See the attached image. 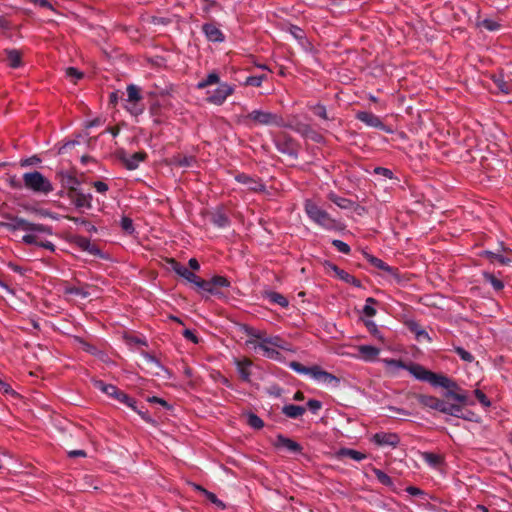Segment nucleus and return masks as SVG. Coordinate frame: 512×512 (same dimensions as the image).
<instances>
[{"mask_svg":"<svg viewBox=\"0 0 512 512\" xmlns=\"http://www.w3.org/2000/svg\"><path fill=\"white\" fill-rule=\"evenodd\" d=\"M8 183L11 187L13 188H20L21 187V184L19 182V180L17 179V177L15 175H11L8 177Z\"/></svg>","mask_w":512,"mask_h":512,"instance_id":"69168bd1","label":"nucleus"},{"mask_svg":"<svg viewBox=\"0 0 512 512\" xmlns=\"http://www.w3.org/2000/svg\"><path fill=\"white\" fill-rule=\"evenodd\" d=\"M76 244L82 250L88 251L90 254H93V255H99L100 254L99 249L95 245H93L90 242V240L87 239V238H83V237L77 238L76 239Z\"/></svg>","mask_w":512,"mask_h":512,"instance_id":"bb28decb","label":"nucleus"},{"mask_svg":"<svg viewBox=\"0 0 512 512\" xmlns=\"http://www.w3.org/2000/svg\"><path fill=\"white\" fill-rule=\"evenodd\" d=\"M127 93L128 98L127 102L128 105L126 108L133 114H139L141 112V109H139L136 104L141 100V94L137 86L131 84L127 87Z\"/></svg>","mask_w":512,"mask_h":512,"instance_id":"9b49d317","label":"nucleus"},{"mask_svg":"<svg viewBox=\"0 0 512 512\" xmlns=\"http://www.w3.org/2000/svg\"><path fill=\"white\" fill-rule=\"evenodd\" d=\"M359 356L366 362L374 361L380 354V349L372 345H360L358 347Z\"/></svg>","mask_w":512,"mask_h":512,"instance_id":"6ab92c4d","label":"nucleus"},{"mask_svg":"<svg viewBox=\"0 0 512 512\" xmlns=\"http://www.w3.org/2000/svg\"><path fill=\"white\" fill-rule=\"evenodd\" d=\"M198 289L206 291L208 293H214L215 289L212 287V283L210 281H205L197 276V280L193 282Z\"/></svg>","mask_w":512,"mask_h":512,"instance_id":"58836bf2","label":"nucleus"},{"mask_svg":"<svg viewBox=\"0 0 512 512\" xmlns=\"http://www.w3.org/2000/svg\"><path fill=\"white\" fill-rule=\"evenodd\" d=\"M336 456L339 458L347 456V457L352 458L355 461H362L366 458V455L364 453L359 452L354 449H349V448H342V449L338 450L336 453Z\"/></svg>","mask_w":512,"mask_h":512,"instance_id":"a878e982","label":"nucleus"},{"mask_svg":"<svg viewBox=\"0 0 512 512\" xmlns=\"http://www.w3.org/2000/svg\"><path fill=\"white\" fill-rule=\"evenodd\" d=\"M183 335L186 339L190 340L194 344H197L199 342L198 337L193 333V331L189 329L184 330Z\"/></svg>","mask_w":512,"mask_h":512,"instance_id":"13d9d810","label":"nucleus"},{"mask_svg":"<svg viewBox=\"0 0 512 512\" xmlns=\"http://www.w3.org/2000/svg\"><path fill=\"white\" fill-rule=\"evenodd\" d=\"M214 223L218 226H224L227 224L228 219L222 214H219L217 217L214 218Z\"/></svg>","mask_w":512,"mask_h":512,"instance_id":"0e129e2a","label":"nucleus"},{"mask_svg":"<svg viewBox=\"0 0 512 512\" xmlns=\"http://www.w3.org/2000/svg\"><path fill=\"white\" fill-rule=\"evenodd\" d=\"M42 234H47V232H39V231H29L26 235L23 236V241L27 244H34L40 247H44L51 251H54L55 246L50 241H42L40 240V236Z\"/></svg>","mask_w":512,"mask_h":512,"instance_id":"f8f14e48","label":"nucleus"},{"mask_svg":"<svg viewBox=\"0 0 512 512\" xmlns=\"http://www.w3.org/2000/svg\"><path fill=\"white\" fill-rule=\"evenodd\" d=\"M291 34L298 39L303 38V31L299 27L293 26L290 29Z\"/></svg>","mask_w":512,"mask_h":512,"instance_id":"338daca9","label":"nucleus"},{"mask_svg":"<svg viewBox=\"0 0 512 512\" xmlns=\"http://www.w3.org/2000/svg\"><path fill=\"white\" fill-rule=\"evenodd\" d=\"M247 332L251 338L246 341V345L255 351L261 350L268 359L282 361L284 358L281 351H292L278 336L264 337L260 330L254 329H247Z\"/></svg>","mask_w":512,"mask_h":512,"instance_id":"f03ea898","label":"nucleus"},{"mask_svg":"<svg viewBox=\"0 0 512 512\" xmlns=\"http://www.w3.org/2000/svg\"><path fill=\"white\" fill-rule=\"evenodd\" d=\"M328 267L335 272L336 276L342 281L349 283L355 287H361V282L357 280L354 276L350 275L346 271L339 269L337 266L333 264H328Z\"/></svg>","mask_w":512,"mask_h":512,"instance_id":"4be33fe9","label":"nucleus"},{"mask_svg":"<svg viewBox=\"0 0 512 512\" xmlns=\"http://www.w3.org/2000/svg\"><path fill=\"white\" fill-rule=\"evenodd\" d=\"M248 424L255 429H260L264 426L263 421L255 414L251 413L247 416Z\"/></svg>","mask_w":512,"mask_h":512,"instance_id":"a19ab883","label":"nucleus"},{"mask_svg":"<svg viewBox=\"0 0 512 512\" xmlns=\"http://www.w3.org/2000/svg\"><path fill=\"white\" fill-rule=\"evenodd\" d=\"M234 363L241 379L246 382L250 381V367L252 365L251 361L244 358L241 360L236 359Z\"/></svg>","mask_w":512,"mask_h":512,"instance_id":"b1692460","label":"nucleus"},{"mask_svg":"<svg viewBox=\"0 0 512 512\" xmlns=\"http://www.w3.org/2000/svg\"><path fill=\"white\" fill-rule=\"evenodd\" d=\"M307 405L313 412H317L321 408V403L318 400H309Z\"/></svg>","mask_w":512,"mask_h":512,"instance_id":"680f3d73","label":"nucleus"},{"mask_svg":"<svg viewBox=\"0 0 512 512\" xmlns=\"http://www.w3.org/2000/svg\"><path fill=\"white\" fill-rule=\"evenodd\" d=\"M290 367L300 373V374H307V375H310V377L312 379H314L315 381H318V382H322V383H338L339 382V379L337 377H335L334 375L324 371L323 369H321L319 366H313V367H304L303 365H301L299 362H291L290 363Z\"/></svg>","mask_w":512,"mask_h":512,"instance_id":"423d86ee","label":"nucleus"},{"mask_svg":"<svg viewBox=\"0 0 512 512\" xmlns=\"http://www.w3.org/2000/svg\"><path fill=\"white\" fill-rule=\"evenodd\" d=\"M482 255L488 257L491 262L497 261L502 265H508L511 262V258H507L501 254L493 253L491 251H484Z\"/></svg>","mask_w":512,"mask_h":512,"instance_id":"c9c22d12","label":"nucleus"},{"mask_svg":"<svg viewBox=\"0 0 512 512\" xmlns=\"http://www.w3.org/2000/svg\"><path fill=\"white\" fill-rule=\"evenodd\" d=\"M328 197L333 203H335L341 209H349L353 206L352 201L343 197H339L334 193H330Z\"/></svg>","mask_w":512,"mask_h":512,"instance_id":"2f4dec72","label":"nucleus"},{"mask_svg":"<svg viewBox=\"0 0 512 512\" xmlns=\"http://www.w3.org/2000/svg\"><path fill=\"white\" fill-rule=\"evenodd\" d=\"M314 112L319 116L321 117L322 119L324 120H328V114H327V110H326V107L324 105H321V104H317L315 107H314Z\"/></svg>","mask_w":512,"mask_h":512,"instance_id":"5fc2aeb1","label":"nucleus"},{"mask_svg":"<svg viewBox=\"0 0 512 512\" xmlns=\"http://www.w3.org/2000/svg\"><path fill=\"white\" fill-rule=\"evenodd\" d=\"M65 76L72 83H76L83 78V73L75 67H68L65 69Z\"/></svg>","mask_w":512,"mask_h":512,"instance_id":"e433bc0d","label":"nucleus"},{"mask_svg":"<svg viewBox=\"0 0 512 512\" xmlns=\"http://www.w3.org/2000/svg\"><path fill=\"white\" fill-rule=\"evenodd\" d=\"M479 27H484L488 31H496L500 28V24L493 19H485L477 24Z\"/></svg>","mask_w":512,"mask_h":512,"instance_id":"ea45409f","label":"nucleus"},{"mask_svg":"<svg viewBox=\"0 0 512 512\" xmlns=\"http://www.w3.org/2000/svg\"><path fill=\"white\" fill-rule=\"evenodd\" d=\"M495 82H496V85L499 88V90H501L503 93L507 94L509 92V89H508L506 83L504 82V80L498 79Z\"/></svg>","mask_w":512,"mask_h":512,"instance_id":"774afa93","label":"nucleus"},{"mask_svg":"<svg viewBox=\"0 0 512 512\" xmlns=\"http://www.w3.org/2000/svg\"><path fill=\"white\" fill-rule=\"evenodd\" d=\"M24 186L38 194H49L54 190L52 182L39 171L27 172L23 175Z\"/></svg>","mask_w":512,"mask_h":512,"instance_id":"20e7f679","label":"nucleus"},{"mask_svg":"<svg viewBox=\"0 0 512 512\" xmlns=\"http://www.w3.org/2000/svg\"><path fill=\"white\" fill-rule=\"evenodd\" d=\"M40 162H41V159L39 157L32 156V157H29V158H26V159H22L20 161V165L22 167H27V166L38 164Z\"/></svg>","mask_w":512,"mask_h":512,"instance_id":"864d4df0","label":"nucleus"},{"mask_svg":"<svg viewBox=\"0 0 512 512\" xmlns=\"http://www.w3.org/2000/svg\"><path fill=\"white\" fill-rule=\"evenodd\" d=\"M210 282L212 283L213 289L215 287H229L230 282L223 276H214Z\"/></svg>","mask_w":512,"mask_h":512,"instance_id":"79ce46f5","label":"nucleus"},{"mask_svg":"<svg viewBox=\"0 0 512 512\" xmlns=\"http://www.w3.org/2000/svg\"><path fill=\"white\" fill-rule=\"evenodd\" d=\"M445 394L446 399H452L453 402L443 401L431 395H419L418 402L425 408L440 411L455 417H464L462 415L463 408L469 404L468 397L465 393H455V389H448Z\"/></svg>","mask_w":512,"mask_h":512,"instance_id":"f257e3e1","label":"nucleus"},{"mask_svg":"<svg viewBox=\"0 0 512 512\" xmlns=\"http://www.w3.org/2000/svg\"><path fill=\"white\" fill-rule=\"evenodd\" d=\"M13 227L15 229H22V230H25L28 232L29 231H39V232H47V235L52 234L50 227H46L41 224H33L24 219H16Z\"/></svg>","mask_w":512,"mask_h":512,"instance_id":"4468645a","label":"nucleus"},{"mask_svg":"<svg viewBox=\"0 0 512 512\" xmlns=\"http://www.w3.org/2000/svg\"><path fill=\"white\" fill-rule=\"evenodd\" d=\"M304 209L308 217L317 225L325 229H334L337 227V221L313 201L306 200Z\"/></svg>","mask_w":512,"mask_h":512,"instance_id":"39448f33","label":"nucleus"},{"mask_svg":"<svg viewBox=\"0 0 512 512\" xmlns=\"http://www.w3.org/2000/svg\"><path fill=\"white\" fill-rule=\"evenodd\" d=\"M363 255L364 257L366 258V260L371 264L373 265L374 267L378 268L379 270H382L383 272H385L386 274L392 276V277H397L398 276V273L396 271V269H394L393 267L387 265L384 261H382L381 259L363 251Z\"/></svg>","mask_w":512,"mask_h":512,"instance_id":"ddd939ff","label":"nucleus"},{"mask_svg":"<svg viewBox=\"0 0 512 512\" xmlns=\"http://www.w3.org/2000/svg\"><path fill=\"white\" fill-rule=\"evenodd\" d=\"M484 277L487 281H489L491 283V285L496 289V290H501L504 285L503 283L496 279L492 274L490 273H484Z\"/></svg>","mask_w":512,"mask_h":512,"instance_id":"09e8293b","label":"nucleus"},{"mask_svg":"<svg viewBox=\"0 0 512 512\" xmlns=\"http://www.w3.org/2000/svg\"><path fill=\"white\" fill-rule=\"evenodd\" d=\"M407 371L417 380L430 383L433 387L445 389H458L457 384L443 374H437L427 370L420 364L407 365Z\"/></svg>","mask_w":512,"mask_h":512,"instance_id":"7ed1b4c3","label":"nucleus"},{"mask_svg":"<svg viewBox=\"0 0 512 512\" xmlns=\"http://www.w3.org/2000/svg\"><path fill=\"white\" fill-rule=\"evenodd\" d=\"M382 363L385 366L386 372L390 375H396L402 369L407 370V365L401 360L383 359Z\"/></svg>","mask_w":512,"mask_h":512,"instance_id":"5701e85b","label":"nucleus"},{"mask_svg":"<svg viewBox=\"0 0 512 512\" xmlns=\"http://www.w3.org/2000/svg\"><path fill=\"white\" fill-rule=\"evenodd\" d=\"M273 445L278 449H286L292 453L302 452V446L298 442L287 438L282 434L276 436Z\"/></svg>","mask_w":512,"mask_h":512,"instance_id":"9d476101","label":"nucleus"},{"mask_svg":"<svg viewBox=\"0 0 512 512\" xmlns=\"http://www.w3.org/2000/svg\"><path fill=\"white\" fill-rule=\"evenodd\" d=\"M476 398L478 401L485 407H489L491 405L490 400L487 398V396L479 389H476L474 391Z\"/></svg>","mask_w":512,"mask_h":512,"instance_id":"603ef678","label":"nucleus"},{"mask_svg":"<svg viewBox=\"0 0 512 512\" xmlns=\"http://www.w3.org/2000/svg\"><path fill=\"white\" fill-rule=\"evenodd\" d=\"M371 441L378 447L396 448L400 443V438L396 433L379 432L371 437Z\"/></svg>","mask_w":512,"mask_h":512,"instance_id":"6e6552de","label":"nucleus"},{"mask_svg":"<svg viewBox=\"0 0 512 512\" xmlns=\"http://www.w3.org/2000/svg\"><path fill=\"white\" fill-rule=\"evenodd\" d=\"M455 352L458 354V356L465 362H472L474 360V357L472 354L462 347H456Z\"/></svg>","mask_w":512,"mask_h":512,"instance_id":"49530a36","label":"nucleus"},{"mask_svg":"<svg viewBox=\"0 0 512 512\" xmlns=\"http://www.w3.org/2000/svg\"><path fill=\"white\" fill-rule=\"evenodd\" d=\"M110 397L114 398L115 400L124 403L128 407L132 408L133 410H136L135 401L130 398L126 393L120 391L118 388L116 389V393L112 394Z\"/></svg>","mask_w":512,"mask_h":512,"instance_id":"cd10ccee","label":"nucleus"},{"mask_svg":"<svg viewBox=\"0 0 512 512\" xmlns=\"http://www.w3.org/2000/svg\"><path fill=\"white\" fill-rule=\"evenodd\" d=\"M406 492L411 496H420L423 495V491L415 486H409L406 488Z\"/></svg>","mask_w":512,"mask_h":512,"instance_id":"052dcab7","label":"nucleus"},{"mask_svg":"<svg viewBox=\"0 0 512 512\" xmlns=\"http://www.w3.org/2000/svg\"><path fill=\"white\" fill-rule=\"evenodd\" d=\"M265 79L264 75L249 76L246 78L245 85L259 87Z\"/></svg>","mask_w":512,"mask_h":512,"instance_id":"37998d69","label":"nucleus"},{"mask_svg":"<svg viewBox=\"0 0 512 512\" xmlns=\"http://www.w3.org/2000/svg\"><path fill=\"white\" fill-rule=\"evenodd\" d=\"M145 156L143 152L134 153L130 159L126 160V167L130 170L136 169L139 163L145 159Z\"/></svg>","mask_w":512,"mask_h":512,"instance_id":"473e14b6","label":"nucleus"},{"mask_svg":"<svg viewBox=\"0 0 512 512\" xmlns=\"http://www.w3.org/2000/svg\"><path fill=\"white\" fill-rule=\"evenodd\" d=\"M6 55H7L10 67L18 68L21 66L22 55H21L20 51H18L16 49L7 50Z\"/></svg>","mask_w":512,"mask_h":512,"instance_id":"c756f323","label":"nucleus"},{"mask_svg":"<svg viewBox=\"0 0 512 512\" xmlns=\"http://www.w3.org/2000/svg\"><path fill=\"white\" fill-rule=\"evenodd\" d=\"M13 227L15 229H22V230H25L28 232L29 231H39V232H47V235L52 234L50 227H46L41 224H33L24 219H16Z\"/></svg>","mask_w":512,"mask_h":512,"instance_id":"2eb2a0df","label":"nucleus"},{"mask_svg":"<svg viewBox=\"0 0 512 512\" xmlns=\"http://www.w3.org/2000/svg\"><path fill=\"white\" fill-rule=\"evenodd\" d=\"M367 328L369 329V331L374 335L376 336L378 339L380 340H383V337H382V334L381 332L379 331L377 325L371 321V320H368L365 322Z\"/></svg>","mask_w":512,"mask_h":512,"instance_id":"8fccbe9b","label":"nucleus"},{"mask_svg":"<svg viewBox=\"0 0 512 512\" xmlns=\"http://www.w3.org/2000/svg\"><path fill=\"white\" fill-rule=\"evenodd\" d=\"M171 269L180 277L188 281L189 283H193L197 280V275L193 272L189 271L185 266L181 265L174 259L169 260Z\"/></svg>","mask_w":512,"mask_h":512,"instance_id":"dca6fc26","label":"nucleus"},{"mask_svg":"<svg viewBox=\"0 0 512 512\" xmlns=\"http://www.w3.org/2000/svg\"><path fill=\"white\" fill-rule=\"evenodd\" d=\"M374 172L376 174H380V175H383L387 178H392L393 174H392V171L387 169V168H383V167H376L374 169Z\"/></svg>","mask_w":512,"mask_h":512,"instance_id":"bf43d9fd","label":"nucleus"},{"mask_svg":"<svg viewBox=\"0 0 512 512\" xmlns=\"http://www.w3.org/2000/svg\"><path fill=\"white\" fill-rule=\"evenodd\" d=\"M144 363L148 372L155 376H160L161 372L167 373V370L151 355H144Z\"/></svg>","mask_w":512,"mask_h":512,"instance_id":"a211bd4d","label":"nucleus"},{"mask_svg":"<svg viewBox=\"0 0 512 512\" xmlns=\"http://www.w3.org/2000/svg\"><path fill=\"white\" fill-rule=\"evenodd\" d=\"M406 326L408 329L415 334V338L419 342H430L431 338L429 334L414 320H409L406 322Z\"/></svg>","mask_w":512,"mask_h":512,"instance_id":"aec40b11","label":"nucleus"},{"mask_svg":"<svg viewBox=\"0 0 512 512\" xmlns=\"http://www.w3.org/2000/svg\"><path fill=\"white\" fill-rule=\"evenodd\" d=\"M246 118L257 125H282V118L278 114L269 111L254 110Z\"/></svg>","mask_w":512,"mask_h":512,"instance_id":"0eeeda50","label":"nucleus"},{"mask_svg":"<svg viewBox=\"0 0 512 512\" xmlns=\"http://www.w3.org/2000/svg\"><path fill=\"white\" fill-rule=\"evenodd\" d=\"M219 83V76L216 72H211L207 75L205 79L198 82L197 88L198 89H204L205 87L213 84Z\"/></svg>","mask_w":512,"mask_h":512,"instance_id":"f704fd0d","label":"nucleus"},{"mask_svg":"<svg viewBox=\"0 0 512 512\" xmlns=\"http://www.w3.org/2000/svg\"><path fill=\"white\" fill-rule=\"evenodd\" d=\"M94 188L99 193H106L108 191V185L103 181H96L93 183Z\"/></svg>","mask_w":512,"mask_h":512,"instance_id":"4d7b16f0","label":"nucleus"},{"mask_svg":"<svg viewBox=\"0 0 512 512\" xmlns=\"http://www.w3.org/2000/svg\"><path fill=\"white\" fill-rule=\"evenodd\" d=\"M234 92V87L227 83H221L219 86L213 91V93L208 97V102L221 105L224 101L232 95Z\"/></svg>","mask_w":512,"mask_h":512,"instance_id":"1a4fd4ad","label":"nucleus"},{"mask_svg":"<svg viewBox=\"0 0 512 512\" xmlns=\"http://www.w3.org/2000/svg\"><path fill=\"white\" fill-rule=\"evenodd\" d=\"M422 456L423 459L431 466H435L440 462V457L434 453L425 452Z\"/></svg>","mask_w":512,"mask_h":512,"instance_id":"de8ad7c7","label":"nucleus"},{"mask_svg":"<svg viewBox=\"0 0 512 512\" xmlns=\"http://www.w3.org/2000/svg\"><path fill=\"white\" fill-rule=\"evenodd\" d=\"M377 304L376 299L369 297L365 301V305L362 309V314L367 318H372L376 315L377 310L375 305Z\"/></svg>","mask_w":512,"mask_h":512,"instance_id":"c85d7f7f","label":"nucleus"},{"mask_svg":"<svg viewBox=\"0 0 512 512\" xmlns=\"http://www.w3.org/2000/svg\"><path fill=\"white\" fill-rule=\"evenodd\" d=\"M0 391L6 394H13L14 391L11 386L0 379Z\"/></svg>","mask_w":512,"mask_h":512,"instance_id":"e2e57ef3","label":"nucleus"},{"mask_svg":"<svg viewBox=\"0 0 512 512\" xmlns=\"http://www.w3.org/2000/svg\"><path fill=\"white\" fill-rule=\"evenodd\" d=\"M357 119L361 122L365 123L367 126L378 128V129H385L384 124L380 120V118L370 112L362 111L357 113Z\"/></svg>","mask_w":512,"mask_h":512,"instance_id":"f3484780","label":"nucleus"},{"mask_svg":"<svg viewBox=\"0 0 512 512\" xmlns=\"http://www.w3.org/2000/svg\"><path fill=\"white\" fill-rule=\"evenodd\" d=\"M305 411H306V409L303 406H298V405H293V404L285 405L282 408L283 414L285 416H287L289 418H293V419L302 416L305 413Z\"/></svg>","mask_w":512,"mask_h":512,"instance_id":"393cba45","label":"nucleus"},{"mask_svg":"<svg viewBox=\"0 0 512 512\" xmlns=\"http://www.w3.org/2000/svg\"><path fill=\"white\" fill-rule=\"evenodd\" d=\"M373 472H374L375 476L377 477V479L379 480V482H381L383 485L388 486V487L393 486V481H392L391 477L388 476L385 472H383L382 470L377 469V468H373Z\"/></svg>","mask_w":512,"mask_h":512,"instance_id":"4c0bfd02","label":"nucleus"},{"mask_svg":"<svg viewBox=\"0 0 512 512\" xmlns=\"http://www.w3.org/2000/svg\"><path fill=\"white\" fill-rule=\"evenodd\" d=\"M202 29H203L205 36L207 37V39L209 41L222 42L224 40L223 33L215 25L204 24Z\"/></svg>","mask_w":512,"mask_h":512,"instance_id":"412c9836","label":"nucleus"},{"mask_svg":"<svg viewBox=\"0 0 512 512\" xmlns=\"http://www.w3.org/2000/svg\"><path fill=\"white\" fill-rule=\"evenodd\" d=\"M332 244L338 249V251L348 254L350 252V247L347 243L341 241V240H333Z\"/></svg>","mask_w":512,"mask_h":512,"instance_id":"3c124183","label":"nucleus"},{"mask_svg":"<svg viewBox=\"0 0 512 512\" xmlns=\"http://www.w3.org/2000/svg\"><path fill=\"white\" fill-rule=\"evenodd\" d=\"M266 296L271 302L278 304L283 308H286L289 305L288 300L280 293L268 292Z\"/></svg>","mask_w":512,"mask_h":512,"instance_id":"72a5a7b5","label":"nucleus"},{"mask_svg":"<svg viewBox=\"0 0 512 512\" xmlns=\"http://www.w3.org/2000/svg\"><path fill=\"white\" fill-rule=\"evenodd\" d=\"M65 294L66 295H77V296H81L83 298L88 296V293L86 291H83L78 288H67V289H65Z\"/></svg>","mask_w":512,"mask_h":512,"instance_id":"6e6d98bb","label":"nucleus"},{"mask_svg":"<svg viewBox=\"0 0 512 512\" xmlns=\"http://www.w3.org/2000/svg\"><path fill=\"white\" fill-rule=\"evenodd\" d=\"M122 229L128 234H132L134 232V226L132 219L128 217H122L120 221Z\"/></svg>","mask_w":512,"mask_h":512,"instance_id":"a18cd8bd","label":"nucleus"},{"mask_svg":"<svg viewBox=\"0 0 512 512\" xmlns=\"http://www.w3.org/2000/svg\"><path fill=\"white\" fill-rule=\"evenodd\" d=\"M204 496L211 503L215 504L218 508H220V509H224L225 508V504L221 500H219L214 493H212V492L207 490V491H204Z\"/></svg>","mask_w":512,"mask_h":512,"instance_id":"c03bdc74","label":"nucleus"},{"mask_svg":"<svg viewBox=\"0 0 512 512\" xmlns=\"http://www.w3.org/2000/svg\"><path fill=\"white\" fill-rule=\"evenodd\" d=\"M93 384H94L95 388H97L102 393H104L108 396H111L112 394L116 393V389H117L116 386H114L112 384L105 383L102 380H94Z\"/></svg>","mask_w":512,"mask_h":512,"instance_id":"7c9ffc66","label":"nucleus"}]
</instances>
